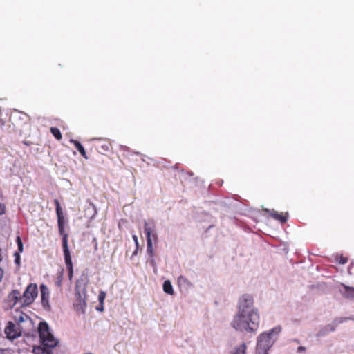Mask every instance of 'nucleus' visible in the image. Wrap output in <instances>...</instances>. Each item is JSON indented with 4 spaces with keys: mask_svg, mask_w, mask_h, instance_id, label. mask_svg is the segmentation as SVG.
<instances>
[{
    "mask_svg": "<svg viewBox=\"0 0 354 354\" xmlns=\"http://www.w3.org/2000/svg\"><path fill=\"white\" fill-rule=\"evenodd\" d=\"M5 212V206L0 203V215L3 214Z\"/></svg>",
    "mask_w": 354,
    "mask_h": 354,
    "instance_id": "obj_26",
    "label": "nucleus"
},
{
    "mask_svg": "<svg viewBox=\"0 0 354 354\" xmlns=\"http://www.w3.org/2000/svg\"><path fill=\"white\" fill-rule=\"evenodd\" d=\"M344 320V319L343 318H339V319L335 320L336 324L343 322Z\"/></svg>",
    "mask_w": 354,
    "mask_h": 354,
    "instance_id": "obj_27",
    "label": "nucleus"
},
{
    "mask_svg": "<svg viewBox=\"0 0 354 354\" xmlns=\"http://www.w3.org/2000/svg\"><path fill=\"white\" fill-rule=\"evenodd\" d=\"M64 216L57 217V225H58V230L60 235L62 236V248L63 252H70L68 246V234L65 232L64 230Z\"/></svg>",
    "mask_w": 354,
    "mask_h": 354,
    "instance_id": "obj_7",
    "label": "nucleus"
},
{
    "mask_svg": "<svg viewBox=\"0 0 354 354\" xmlns=\"http://www.w3.org/2000/svg\"><path fill=\"white\" fill-rule=\"evenodd\" d=\"M64 261L65 264L66 266V268L68 272V278L70 280L72 279L73 277V263L71 260V256L70 252H66L64 253Z\"/></svg>",
    "mask_w": 354,
    "mask_h": 354,
    "instance_id": "obj_12",
    "label": "nucleus"
},
{
    "mask_svg": "<svg viewBox=\"0 0 354 354\" xmlns=\"http://www.w3.org/2000/svg\"><path fill=\"white\" fill-rule=\"evenodd\" d=\"M50 131L57 140H62V135L58 128L50 127Z\"/></svg>",
    "mask_w": 354,
    "mask_h": 354,
    "instance_id": "obj_17",
    "label": "nucleus"
},
{
    "mask_svg": "<svg viewBox=\"0 0 354 354\" xmlns=\"http://www.w3.org/2000/svg\"><path fill=\"white\" fill-rule=\"evenodd\" d=\"M62 280H63V272H61L59 273V276L57 277V281H55L56 286L58 287H60L62 286Z\"/></svg>",
    "mask_w": 354,
    "mask_h": 354,
    "instance_id": "obj_22",
    "label": "nucleus"
},
{
    "mask_svg": "<svg viewBox=\"0 0 354 354\" xmlns=\"http://www.w3.org/2000/svg\"><path fill=\"white\" fill-rule=\"evenodd\" d=\"M19 261V259L18 258L16 259V262H18Z\"/></svg>",
    "mask_w": 354,
    "mask_h": 354,
    "instance_id": "obj_31",
    "label": "nucleus"
},
{
    "mask_svg": "<svg viewBox=\"0 0 354 354\" xmlns=\"http://www.w3.org/2000/svg\"><path fill=\"white\" fill-rule=\"evenodd\" d=\"M23 301V296H21L20 291L18 290H12L8 296V301L12 306H15L18 303H20L21 305H24L22 304Z\"/></svg>",
    "mask_w": 354,
    "mask_h": 354,
    "instance_id": "obj_11",
    "label": "nucleus"
},
{
    "mask_svg": "<svg viewBox=\"0 0 354 354\" xmlns=\"http://www.w3.org/2000/svg\"><path fill=\"white\" fill-rule=\"evenodd\" d=\"M343 288V290H341V292L344 297L348 299H353L354 298V288L346 286L344 284H342Z\"/></svg>",
    "mask_w": 354,
    "mask_h": 354,
    "instance_id": "obj_13",
    "label": "nucleus"
},
{
    "mask_svg": "<svg viewBox=\"0 0 354 354\" xmlns=\"http://www.w3.org/2000/svg\"><path fill=\"white\" fill-rule=\"evenodd\" d=\"M133 239L135 241L136 243H138V237L136 235L133 236Z\"/></svg>",
    "mask_w": 354,
    "mask_h": 354,
    "instance_id": "obj_30",
    "label": "nucleus"
},
{
    "mask_svg": "<svg viewBox=\"0 0 354 354\" xmlns=\"http://www.w3.org/2000/svg\"><path fill=\"white\" fill-rule=\"evenodd\" d=\"M17 243L19 251L21 252L23 251V243H22V241H21L20 236L17 237Z\"/></svg>",
    "mask_w": 354,
    "mask_h": 354,
    "instance_id": "obj_23",
    "label": "nucleus"
},
{
    "mask_svg": "<svg viewBox=\"0 0 354 354\" xmlns=\"http://www.w3.org/2000/svg\"><path fill=\"white\" fill-rule=\"evenodd\" d=\"M23 332L25 331L12 322H8L4 329L6 337L9 339H15L20 337Z\"/></svg>",
    "mask_w": 354,
    "mask_h": 354,
    "instance_id": "obj_6",
    "label": "nucleus"
},
{
    "mask_svg": "<svg viewBox=\"0 0 354 354\" xmlns=\"http://www.w3.org/2000/svg\"><path fill=\"white\" fill-rule=\"evenodd\" d=\"M105 297H106V292L104 291L100 292V293L98 295V300H99L100 303L101 304L102 309L103 308V303L105 299Z\"/></svg>",
    "mask_w": 354,
    "mask_h": 354,
    "instance_id": "obj_21",
    "label": "nucleus"
},
{
    "mask_svg": "<svg viewBox=\"0 0 354 354\" xmlns=\"http://www.w3.org/2000/svg\"><path fill=\"white\" fill-rule=\"evenodd\" d=\"M0 354H13L12 351L9 349H1L0 350Z\"/></svg>",
    "mask_w": 354,
    "mask_h": 354,
    "instance_id": "obj_25",
    "label": "nucleus"
},
{
    "mask_svg": "<svg viewBox=\"0 0 354 354\" xmlns=\"http://www.w3.org/2000/svg\"><path fill=\"white\" fill-rule=\"evenodd\" d=\"M41 347L38 349L42 350L45 354H53L52 349L57 346L58 340L54 337L49 330L48 325L46 322H40L38 326Z\"/></svg>",
    "mask_w": 354,
    "mask_h": 354,
    "instance_id": "obj_2",
    "label": "nucleus"
},
{
    "mask_svg": "<svg viewBox=\"0 0 354 354\" xmlns=\"http://www.w3.org/2000/svg\"><path fill=\"white\" fill-rule=\"evenodd\" d=\"M40 291H41V305L43 308L48 311L51 310V306L50 304V291L48 288L45 284H41L40 286Z\"/></svg>",
    "mask_w": 354,
    "mask_h": 354,
    "instance_id": "obj_8",
    "label": "nucleus"
},
{
    "mask_svg": "<svg viewBox=\"0 0 354 354\" xmlns=\"http://www.w3.org/2000/svg\"><path fill=\"white\" fill-rule=\"evenodd\" d=\"M270 216L276 220L279 221L281 223H284L288 220V214L279 213L276 211L270 212Z\"/></svg>",
    "mask_w": 354,
    "mask_h": 354,
    "instance_id": "obj_14",
    "label": "nucleus"
},
{
    "mask_svg": "<svg viewBox=\"0 0 354 354\" xmlns=\"http://www.w3.org/2000/svg\"><path fill=\"white\" fill-rule=\"evenodd\" d=\"M70 142L73 143L74 145L75 148L77 149V151L80 152V153L82 155V156L83 158H84L85 159H88V156L86 155V151H85L84 147L82 145V144L79 141L75 140L74 139H71Z\"/></svg>",
    "mask_w": 354,
    "mask_h": 354,
    "instance_id": "obj_15",
    "label": "nucleus"
},
{
    "mask_svg": "<svg viewBox=\"0 0 354 354\" xmlns=\"http://www.w3.org/2000/svg\"><path fill=\"white\" fill-rule=\"evenodd\" d=\"M348 261V258L346 257H344L343 256H340L339 257V260H338V262L340 263V264H345Z\"/></svg>",
    "mask_w": 354,
    "mask_h": 354,
    "instance_id": "obj_24",
    "label": "nucleus"
},
{
    "mask_svg": "<svg viewBox=\"0 0 354 354\" xmlns=\"http://www.w3.org/2000/svg\"><path fill=\"white\" fill-rule=\"evenodd\" d=\"M279 331L280 330L276 328L271 330L269 333H261L257 339V353L268 354V350L275 341L272 337L273 333L278 334Z\"/></svg>",
    "mask_w": 354,
    "mask_h": 354,
    "instance_id": "obj_3",
    "label": "nucleus"
},
{
    "mask_svg": "<svg viewBox=\"0 0 354 354\" xmlns=\"http://www.w3.org/2000/svg\"><path fill=\"white\" fill-rule=\"evenodd\" d=\"M13 319L15 324L24 331L27 330L32 324L30 317L21 310H16L15 311Z\"/></svg>",
    "mask_w": 354,
    "mask_h": 354,
    "instance_id": "obj_4",
    "label": "nucleus"
},
{
    "mask_svg": "<svg viewBox=\"0 0 354 354\" xmlns=\"http://www.w3.org/2000/svg\"><path fill=\"white\" fill-rule=\"evenodd\" d=\"M147 252L150 257L153 256V242L149 237H148L147 241Z\"/></svg>",
    "mask_w": 354,
    "mask_h": 354,
    "instance_id": "obj_18",
    "label": "nucleus"
},
{
    "mask_svg": "<svg viewBox=\"0 0 354 354\" xmlns=\"http://www.w3.org/2000/svg\"><path fill=\"white\" fill-rule=\"evenodd\" d=\"M37 295L38 288L37 284H29L22 295L24 298L22 304L26 306L31 304L35 301V298L37 297Z\"/></svg>",
    "mask_w": 354,
    "mask_h": 354,
    "instance_id": "obj_5",
    "label": "nucleus"
},
{
    "mask_svg": "<svg viewBox=\"0 0 354 354\" xmlns=\"http://www.w3.org/2000/svg\"><path fill=\"white\" fill-rule=\"evenodd\" d=\"M95 147L98 153L105 154L111 149V144L108 140L97 139Z\"/></svg>",
    "mask_w": 354,
    "mask_h": 354,
    "instance_id": "obj_10",
    "label": "nucleus"
},
{
    "mask_svg": "<svg viewBox=\"0 0 354 354\" xmlns=\"http://www.w3.org/2000/svg\"><path fill=\"white\" fill-rule=\"evenodd\" d=\"M144 231L146 234L147 239L149 237L152 241H154L156 242L158 241V234L156 231V225L153 221L150 222L145 221Z\"/></svg>",
    "mask_w": 354,
    "mask_h": 354,
    "instance_id": "obj_9",
    "label": "nucleus"
},
{
    "mask_svg": "<svg viewBox=\"0 0 354 354\" xmlns=\"http://www.w3.org/2000/svg\"><path fill=\"white\" fill-rule=\"evenodd\" d=\"M54 203L56 206V214L57 216V217H59V216H64L63 215V211H62V209L60 206V204H59V202L58 201V199H55L54 200Z\"/></svg>",
    "mask_w": 354,
    "mask_h": 354,
    "instance_id": "obj_19",
    "label": "nucleus"
},
{
    "mask_svg": "<svg viewBox=\"0 0 354 354\" xmlns=\"http://www.w3.org/2000/svg\"><path fill=\"white\" fill-rule=\"evenodd\" d=\"M246 345L242 344L239 348H236L233 354H245Z\"/></svg>",
    "mask_w": 354,
    "mask_h": 354,
    "instance_id": "obj_20",
    "label": "nucleus"
},
{
    "mask_svg": "<svg viewBox=\"0 0 354 354\" xmlns=\"http://www.w3.org/2000/svg\"><path fill=\"white\" fill-rule=\"evenodd\" d=\"M298 351L299 352H301V351H304L306 350L305 347L304 346H299L298 348H297Z\"/></svg>",
    "mask_w": 354,
    "mask_h": 354,
    "instance_id": "obj_28",
    "label": "nucleus"
},
{
    "mask_svg": "<svg viewBox=\"0 0 354 354\" xmlns=\"http://www.w3.org/2000/svg\"><path fill=\"white\" fill-rule=\"evenodd\" d=\"M254 299L248 294L242 295L238 301V311L231 322V326L236 330L255 333L259 326L260 315L254 308Z\"/></svg>",
    "mask_w": 354,
    "mask_h": 354,
    "instance_id": "obj_1",
    "label": "nucleus"
},
{
    "mask_svg": "<svg viewBox=\"0 0 354 354\" xmlns=\"http://www.w3.org/2000/svg\"><path fill=\"white\" fill-rule=\"evenodd\" d=\"M3 272L2 269L0 268V281L1 280V279L3 277Z\"/></svg>",
    "mask_w": 354,
    "mask_h": 354,
    "instance_id": "obj_29",
    "label": "nucleus"
},
{
    "mask_svg": "<svg viewBox=\"0 0 354 354\" xmlns=\"http://www.w3.org/2000/svg\"><path fill=\"white\" fill-rule=\"evenodd\" d=\"M164 291L169 295H174V290L170 281L167 280L163 283Z\"/></svg>",
    "mask_w": 354,
    "mask_h": 354,
    "instance_id": "obj_16",
    "label": "nucleus"
}]
</instances>
